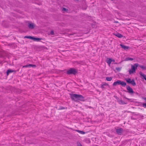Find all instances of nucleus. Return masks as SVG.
Returning a JSON list of instances; mask_svg holds the SVG:
<instances>
[{
    "instance_id": "22",
    "label": "nucleus",
    "mask_w": 146,
    "mask_h": 146,
    "mask_svg": "<svg viewBox=\"0 0 146 146\" xmlns=\"http://www.w3.org/2000/svg\"><path fill=\"white\" fill-rule=\"evenodd\" d=\"M139 66L141 68H142L143 69H145L146 68V67L145 66H143L142 65H139Z\"/></svg>"
},
{
    "instance_id": "29",
    "label": "nucleus",
    "mask_w": 146,
    "mask_h": 146,
    "mask_svg": "<svg viewBox=\"0 0 146 146\" xmlns=\"http://www.w3.org/2000/svg\"><path fill=\"white\" fill-rule=\"evenodd\" d=\"M111 62L113 61L114 62L115 61V60L111 58Z\"/></svg>"
},
{
    "instance_id": "18",
    "label": "nucleus",
    "mask_w": 146,
    "mask_h": 146,
    "mask_svg": "<svg viewBox=\"0 0 146 146\" xmlns=\"http://www.w3.org/2000/svg\"><path fill=\"white\" fill-rule=\"evenodd\" d=\"M112 79V77H107L106 78V80L108 81H111Z\"/></svg>"
},
{
    "instance_id": "2",
    "label": "nucleus",
    "mask_w": 146,
    "mask_h": 146,
    "mask_svg": "<svg viewBox=\"0 0 146 146\" xmlns=\"http://www.w3.org/2000/svg\"><path fill=\"white\" fill-rule=\"evenodd\" d=\"M118 85H121L125 87L126 84L125 82L119 80L114 82L113 84V85L114 86H116Z\"/></svg>"
},
{
    "instance_id": "31",
    "label": "nucleus",
    "mask_w": 146,
    "mask_h": 146,
    "mask_svg": "<svg viewBox=\"0 0 146 146\" xmlns=\"http://www.w3.org/2000/svg\"><path fill=\"white\" fill-rule=\"evenodd\" d=\"M78 146H82V145H81L80 144H79L78 145Z\"/></svg>"
},
{
    "instance_id": "25",
    "label": "nucleus",
    "mask_w": 146,
    "mask_h": 146,
    "mask_svg": "<svg viewBox=\"0 0 146 146\" xmlns=\"http://www.w3.org/2000/svg\"><path fill=\"white\" fill-rule=\"evenodd\" d=\"M143 106L144 108H146V103H143Z\"/></svg>"
},
{
    "instance_id": "4",
    "label": "nucleus",
    "mask_w": 146,
    "mask_h": 146,
    "mask_svg": "<svg viewBox=\"0 0 146 146\" xmlns=\"http://www.w3.org/2000/svg\"><path fill=\"white\" fill-rule=\"evenodd\" d=\"M126 88L128 91L127 92L128 93L131 94H133L134 93V92L133 91L132 89L129 86H127L126 87Z\"/></svg>"
},
{
    "instance_id": "8",
    "label": "nucleus",
    "mask_w": 146,
    "mask_h": 146,
    "mask_svg": "<svg viewBox=\"0 0 146 146\" xmlns=\"http://www.w3.org/2000/svg\"><path fill=\"white\" fill-rule=\"evenodd\" d=\"M122 129L121 128L117 129L116 130V132L118 134H120L121 133H122Z\"/></svg>"
},
{
    "instance_id": "12",
    "label": "nucleus",
    "mask_w": 146,
    "mask_h": 146,
    "mask_svg": "<svg viewBox=\"0 0 146 146\" xmlns=\"http://www.w3.org/2000/svg\"><path fill=\"white\" fill-rule=\"evenodd\" d=\"M111 58H108L107 60V63L108 64L109 66H110L111 63Z\"/></svg>"
},
{
    "instance_id": "3",
    "label": "nucleus",
    "mask_w": 146,
    "mask_h": 146,
    "mask_svg": "<svg viewBox=\"0 0 146 146\" xmlns=\"http://www.w3.org/2000/svg\"><path fill=\"white\" fill-rule=\"evenodd\" d=\"M77 72L75 69L73 68H71L67 72V74H75Z\"/></svg>"
},
{
    "instance_id": "13",
    "label": "nucleus",
    "mask_w": 146,
    "mask_h": 146,
    "mask_svg": "<svg viewBox=\"0 0 146 146\" xmlns=\"http://www.w3.org/2000/svg\"><path fill=\"white\" fill-rule=\"evenodd\" d=\"M133 60V58H130V57H127L124 60L126 61H129V60Z\"/></svg>"
},
{
    "instance_id": "14",
    "label": "nucleus",
    "mask_w": 146,
    "mask_h": 146,
    "mask_svg": "<svg viewBox=\"0 0 146 146\" xmlns=\"http://www.w3.org/2000/svg\"><path fill=\"white\" fill-rule=\"evenodd\" d=\"M115 35L119 38H121L123 37V35L121 34L117 33Z\"/></svg>"
},
{
    "instance_id": "24",
    "label": "nucleus",
    "mask_w": 146,
    "mask_h": 146,
    "mask_svg": "<svg viewBox=\"0 0 146 146\" xmlns=\"http://www.w3.org/2000/svg\"><path fill=\"white\" fill-rule=\"evenodd\" d=\"M119 103L120 104H123V101L121 100H120L118 101Z\"/></svg>"
},
{
    "instance_id": "21",
    "label": "nucleus",
    "mask_w": 146,
    "mask_h": 146,
    "mask_svg": "<svg viewBox=\"0 0 146 146\" xmlns=\"http://www.w3.org/2000/svg\"><path fill=\"white\" fill-rule=\"evenodd\" d=\"M25 38L31 39L33 40V37H32L31 36H25Z\"/></svg>"
},
{
    "instance_id": "30",
    "label": "nucleus",
    "mask_w": 146,
    "mask_h": 146,
    "mask_svg": "<svg viewBox=\"0 0 146 146\" xmlns=\"http://www.w3.org/2000/svg\"><path fill=\"white\" fill-rule=\"evenodd\" d=\"M66 10V9L64 8H63L62 9V10L65 11Z\"/></svg>"
},
{
    "instance_id": "1",
    "label": "nucleus",
    "mask_w": 146,
    "mask_h": 146,
    "mask_svg": "<svg viewBox=\"0 0 146 146\" xmlns=\"http://www.w3.org/2000/svg\"><path fill=\"white\" fill-rule=\"evenodd\" d=\"M70 95L72 99L76 102H77L78 100L82 101L84 100V97L81 95L72 94H70Z\"/></svg>"
},
{
    "instance_id": "26",
    "label": "nucleus",
    "mask_w": 146,
    "mask_h": 146,
    "mask_svg": "<svg viewBox=\"0 0 146 146\" xmlns=\"http://www.w3.org/2000/svg\"><path fill=\"white\" fill-rule=\"evenodd\" d=\"M29 64L28 65H25V66H23V68H25V67H29Z\"/></svg>"
},
{
    "instance_id": "28",
    "label": "nucleus",
    "mask_w": 146,
    "mask_h": 146,
    "mask_svg": "<svg viewBox=\"0 0 146 146\" xmlns=\"http://www.w3.org/2000/svg\"><path fill=\"white\" fill-rule=\"evenodd\" d=\"M65 109V108L64 107H60V109L62 110V109Z\"/></svg>"
},
{
    "instance_id": "16",
    "label": "nucleus",
    "mask_w": 146,
    "mask_h": 146,
    "mask_svg": "<svg viewBox=\"0 0 146 146\" xmlns=\"http://www.w3.org/2000/svg\"><path fill=\"white\" fill-rule=\"evenodd\" d=\"M76 131L79 133L82 134H84L85 133L84 132L82 131L79 130H76Z\"/></svg>"
},
{
    "instance_id": "19",
    "label": "nucleus",
    "mask_w": 146,
    "mask_h": 146,
    "mask_svg": "<svg viewBox=\"0 0 146 146\" xmlns=\"http://www.w3.org/2000/svg\"><path fill=\"white\" fill-rule=\"evenodd\" d=\"M126 80L127 83H130L132 80L130 78H127L126 79Z\"/></svg>"
},
{
    "instance_id": "11",
    "label": "nucleus",
    "mask_w": 146,
    "mask_h": 146,
    "mask_svg": "<svg viewBox=\"0 0 146 146\" xmlns=\"http://www.w3.org/2000/svg\"><path fill=\"white\" fill-rule=\"evenodd\" d=\"M139 74L141 76H143L144 78L146 80V75L144 74L141 72L139 73Z\"/></svg>"
},
{
    "instance_id": "20",
    "label": "nucleus",
    "mask_w": 146,
    "mask_h": 146,
    "mask_svg": "<svg viewBox=\"0 0 146 146\" xmlns=\"http://www.w3.org/2000/svg\"><path fill=\"white\" fill-rule=\"evenodd\" d=\"M34 40L39 41L40 40H41V38H36L33 37V39Z\"/></svg>"
},
{
    "instance_id": "5",
    "label": "nucleus",
    "mask_w": 146,
    "mask_h": 146,
    "mask_svg": "<svg viewBox=\"0 0 146 146\" xmlns=\"http://www.w3.org/2000/svg\"><path fill=\"white\" fill-rule=\"evenodd\" d=\"M138 66L139 64L138 63H135L133 65H131V68L132 70H135Z\"/></svg>"
},
{
    "instance_id": "7",
    "label": "nucleus",
    "mask_w": 146,
    "mask_h": 146,
    "mask_svg": "<svg viewBox=\"0 0 146 146\" xmlns=\"http://www.w3.org/2000/svg\"><path fill=\"white\" fill-rule=\"evenodd\" d=\"M34 26L35 25L33 23H29L28 27L29 28L31 29H33L34 28Z\"/></svg>"
},
{
    "instance_id": "15",
    "label": "nucleus",
    "mask_w": 146,
    "mask_h": 146,
    "mask_svg": "<svg viewBox=\"0 0 146 146\" xmlns=\"http://www.w3.org/2000/svg\"><path fill=\"white\" fill-rule=\"evenodd\" d=\"M129 73L130 74H131L133 73L134 72H135V70H132L131 69H129Z\"/></svg>"
},
{
    "instance_id": "9",
    "label": "nucleus",
    "mask_w": 146,
    "mask_h": 146,
    "mask_svg": "<svg viewBox=\"0 0 146 146\" xmlns=\"http://www.w3.org/2000/svg\"><path fill=\"white\" fill-rule=\"evenodd\" d=\"M120 45L121 46L122 48L125 50L129 48V47L125 45H122L121 44H120Z\"/></svg>"
},
{
    "instance_id": "17",
    "label": "nucleus",
    "mask_w": 146,
    "mask_h": 146,
    "mask_svg": "<svg viewBox=\"0 0 146 146\" xmlns=\"http://www.w3.org/2000/svg\"><path fill=\"white\" fill-rule=\"evenodd\" d=\"M130 83L133 86H134L136 85L134 80L133 79L132 80Z\"/></svg>"
},
{
    "instance_id": "6",
    "label": "nucleus",
    "mask_w": 146,
    "mask_h": 146,
    "mask_svg": "<svg viewBox=\"0 0 146 146\" xmlns=\"http://www.w3.org/2000/svg\"><path fill=\"white\" fill-rule=\"evenodd\" d=\"M101 87L103 89H105L106 88V87L107 86H109L108 84L106 83H103L102 84H101Z\"/></svg>"
},
{
    "instance_id": "10",
    "label": "nucleus",
    "mask_w": 146,
    "mask_h": 146,
    "mask_svg": "<svg viewBox=\"0 0 146 146\" xmlns=\"http://www.w3.org/2000/svg\"><path fill=\"white\" fill-rule=\"evenodd\" d=\"M14 72H15V71L11 70L10 69H9L7 70V75L8 76L10 73Z\"/></svg>"
},
{
    "instance_id": "23",
    "label": "nucleus",
    "mask_w": 146,
    "mask_h": 146,
    "mask_svg": "<svg viewBox=\"0 0 146 146\" xmlns=\"http://www.w3.org/2000/svg\"><path fill=\"white\" fill-rule=\"evenodd\" d=\"M29 66H31L32 67H35L36 66V65H33L31 64H29Z\"/></svg>"
},
{
    "instance_id": "27",
    "label": "nucleus",
    "mask_w": 146,
    "mask_h": 146,
    "mask_svg": "<svg viewBox=\"0 0 146 146\" xmlns=\"http://www.w3.org/2000/svg\"><path fill=\"white\" fill-rule=\"evenodd\" d=\"M50 34L51 35H53L54 34V32L53 31H51L50 32Z\"/></svg>"
}]
</instances>
